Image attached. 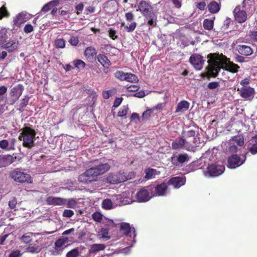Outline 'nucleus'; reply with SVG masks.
<instances>
[{
    "mask_svg": "<svg viewBox=\"0 0 257 257\" xmlns=\"http://www.w3.org/2000/svg\"><path fill=\"white\" fill-rule=\"evenodd\" d=\"M31 18V15L23 11L17 14L13 20L14 25L20 27L23 23L28 21Z\"/></svg>",
    "mask_w": 257,
    "mask_h": 257,
    "instance_id": "nucleus-18",
    "label": "nucleus"
},
{
    "mask_svg": "<svg viewBox=\"0 0 257 257\" xmlns=\"http://www.w3.org/2000/svg\"><path fill=\"white\" fill-rule=\"evenodd\" d=\"M134 15L132 12L126 13L125 14V19L129 22H132L134 19Z\"/></svg>",
    "mask_w": 257,
    "mask_h": 257,
    "instance_id": "nucleus-61",
    "label": "nucleus"
},
{
    "mask_svg": "<svg viewBox=\"0 0 257 257\" xmlns=\"http://www.w3.org/2000/svg\"><path fill=\"white\" fill-rule=\"evenodd\" d=\"M29 99L30 97L28 95H25L24 97L21 100L20 106L22 108L26 106L28 103Z\"/></svg>",
    "mask_w": 257,
    "mask_h": 257,
    "instance_id": "nucleus-56",
    "label": "nucleus"
},
{
    "mask_svg": "<svg viewBox=\"0 0 257 257\" xmlns=\"http://www.w3.org/2000/svg\"><path fill=\"white\" fill-rule=\"evenodd\" d=\"M11 177L16 181L24 183H32V178L29 174L22 172L18 169H15L11 173Z\"/></svg>",
    "mask_w": 257,
    "mask_h": 257,
    "instance_id": "nucleus-11",
    "label": "nucleus"
},
{
    "mask_svg": "<svg viewBox=\"0 0 257 257\" xmlns=\"http://www.w3.org/2000/svg\"><path fill=\"white\" fill-rule=\"evenodd\" d=\"M107 182L110 184H118L126 181L124 173L119 172L116 174H109L106 178Z\"/></svg>",
    "mask_w": 257,
    "mask_h": 257,
    "instance_id": "nucleus-19",
    "label": "nucleus"
},
{
    "mask_svg": "<svg viewBox=\"0 0 257 257\" xmlns=\"http://www.w3.org/2000/svg\"><path fill=\"white\" fill-rule=\"evenodd\" d=\"M208 9L211 14L217 13L220 9V4L215 1H212L208 4Z\"/></svg>",
    "mask_w": 257,
    "mask_h": 257,
    "instance_id": "nucleus-33",
    "label": "nucleus"
},
{
    "mask_svg": "<svg viewBox=\"0 0 257 257\" xmlns=\"http://www.w3.org/2000/svg\"><path fill=\"white\" fill-rule=\"evenodd\" d=\"M190 159V157L186 154H180L178 156L172 157V162L175 164L174 161L176 160L180 164H183L186 162H188Z\"/></svg>",
    "mask_w": 257,
    "mask_h": 257,
    "instance_id": "nucleus-31",
    "label": "nucleus"
},
{
    "mask_svg": "<svg viewBox=\"0 0 257 257\" xmlns=\"http://www.w3.org/2000/svg\"><path fill=\"white\" fill-rule=\"evenodd\" d=\"M137 24L135 22H131L130 24L125 26V29L128 32H133L136 28Z\"/></svg>",
    "mask_w": 257,
    "mask_h": 257,
    "instance_id": "nucleus-51",
    "label": "nucleus"
},
{
    "mask_svg": "<svg viewBox=\"0 0 257 257\" xmlns=\"http://www.w3.org/2000/svg\"><path fill=\"white\" fill-rule=\"evenodd\" d=\"M8 38L7 30L5 29H0V44L5 42Z\"/></svg>",
    "mask_w": 257,
    "mask_h": 257,
    "instance_id": "nucleus-48",
    "label": "nucleus"
},
{
    "mask_svg": "<svg viewBox=\"0 0 257 257\" xmlns=\"http://www.w3.org/2000/svg\"><path fill=\"white\" fill-rule=\"evenodd\" d=\"M189 103L186 100H182L179 102L176 107L175 113L184 112L189 107Z\"/></svg>",
    "mask_w": 257,
    "mask_h": 257,
    "instance_id": "nucleus-30",
    "label": "nucleus"
},
{
    "mask_svg": "<svg viewBox=\"0 0 257 257\" xmlns=\"http://www.w3.org/2000/svg\"><path fill=\"white\" fill-rule=\"evenodd\" d=\"M186 180L185 178L176 177L171 178L169 183L173 186L175 188H179L181 186L184 185L185 183Z\"/></svg>",
    "mask_w": 257,
    "mask_h": 257,
    "instance_id": "nucleus-24",
    "label": "nucleus"
},
{
    "mask_svg": "<svg viewBox=\"0 0 257 257\" xmlns=\"http://www.w3.org/2000/svg\"><path fill=\"white\" fill-rule=\"evenodd\" d=\"M69 42L72 46H76L79 42V40L77 37H72L69 40Z\"/></svg>",
    "mask_w": 257,
    "mask_h": 257,
    "instance_id": "nucleus-63",
    "label": "nucleus"
},
{
    "mask_svg": "<svg viewBox=\"0 0 257 257\" xmlns=\"http://www.w3.org/2000/svg\"><path fill=\"white\" fill-rule=\"evenodd\" d=\"M245 160V156L232 155L228 158L227 167L230 169H235L242 165Z\"/></svg>",
    "mask_w": 257,
    "mask_h": 257,
    "instance_id": "nucleus-13",
    "label": "nucleus"
},
{
    "mask_svg": "<svg viewBox=\"0 0 257 257\" xmlns=\"http://www.w3.org/2000/svg\"><path fill=\"white\" fill-rule=\"evenodd\" d=\"M108 36L112 40H115L117 39L118 36L117 35L116 31L112 28H110L108 31Z\"/></svg>",
    "mask_w": 257,
    "mask_h": 257,
    "instance_id": "nucleus-52",
    "label": "nucleus"
},
{
    "mask_svg": "<svg viewBox=\"0 0 257 257\" xmlns=\"http://www.w3.org/2000/svg\"><path fill=\"white\" fill-rule=\"evenodd\" d=\"M245 10H240V6H237L233 11L234 18L236 21L239 23L244 22L247 19L246 13Z\"/></svg>",
    "mask_w": 257,
    "mask_h": 257,
    "instance_id": "nucleus-23",
    "label": "nucleus"
},
{
    "mask_svg": "<svg viewBox=\"0 0 257 257\" xmlns=\"http://www.w3.org/2000/svg\"><path fill=\"white\" fill-rule=\"evenodd\" d=\"M78 254V250L77 249H73L67 253L66 257H77Z\"/></svg>",
    "mask_w": 257,
    "mask_h": 257,
    "instance_id": "nucleus-57",
    "label": "nucleus"
},
{
    "mask_svg": "<svg viewBox=\"0 0 257 257\" xmlns=\"http://www.w3.org/2000/svg\"><path fill=\"white\" fill-rule=\"evenodd\" d=\"M15 161V158L11 155H0V168L10 165Z\"/></svg>",
    "mask_w": 257,
    "mask_h": 257,
    "instance_id": "nucleus-26",
    "label": "nucleus"
},
{
    "mask_svg": "<svg viewBox=\"0 0 257 257\" xmlns=\"http://www.w3.org/2000/svg\"><path fill=\"white\" fill-rule=\"evenodd\" d=\"M108 230L106 228H102L99 232V235L100 238L109 239L110 237L108 236Z\"/></svg>",
    "mask_w": 257,
    "mask_h": 257,
    "instance_id": "nucleus-47",
    "label": "nucleus"
},
{
    "mask_svg": "<svg viewBox=\"0 0 257 257\" xmlns=\"http://www.w3.org/2000/svg\"><path fill=\"white\" fill-rule=\"evenodd\" d=\"M102 223L105 224L107 226L109 227L113 226L114 225V222L112 220L106 218L105 217H104Z\"/></svg>",
    "mask_w": 257,
    "mask_h": 257,
    "instance_id": "nucleus-62",
    "label": "nucleus"
},
{
    "mask_svg": "<svg viewBox=\"0 0 257 257\" xmlns=\"http://www.w3.org/2000/svg\"><path fill=\"white\" fill-rule=\"evenodd\" d=\"M43 237H39L36 240L35 243L30 244L26 248V251L31 253L39 252L42 248Z\"/></svg>",
    "mask_w": 257,
    "mask_h": 257,
    "instance_id": "nucleus-20",
    "label": "nucleus"
},
{
    "mask_svg": "<svg viewBox=\"0 0 257 257\" xmlns=\"http://www.w3.org/2000/svg\"><path fill=\"white\" fill-rule=\"evenodd\" d=\"M125 75V73L120 71H116L114 74V76L116 78L122 81L124 80Z\"/></svg>",
    "mask_w": 257,
    "mask_h": 257,
    "instance_id": "nucleus-54",
    "label": "nucleus"
},
{
    "mask_svg": "<svg viewBox=\"0 0 257 257\" xmlns=\"http://www.w3.org/2000/svg\"><path fill=\"white\" fill-rule=\"evenodd\" d=\"M74 214V212L72 210L65 209L63 211V216L65 217H71Z\"/></svg>",
    "mask_w": 257,
    "mask_h": 257,
    "instance_id": "nucleus-59",
    "label": "nucleus"
},
{
    "mask_svg": "<svg viewBox=\"0 0 257 257\" xmlns=\"http://www.w3.org/2000/svg\"><path fill=\"white\" fill-rule=\"evenodd\" d=\"M173 149H185L187 151H193V147L190 145V142L186 139L179 138L176 139L172 144Z\"/></svg>",
    "mask_w": 257,
    "mask_h": 257,
    "instance_id": "nucleus-14",
    "label": "nucleus"
},
{
    "mask_svg": "<svg viewBox=\"0 0 257 257\" xmlns=\"http://www.w3.org/2000/svg\"><path fill=\"white\" fill-rule=\"evenodd\" d=\"M250 0H244L242 2V9L247 10L249 9L251 5Z\"/></svg>",
    "mask_w": 257,
    "mask_h": 257,
    "instance_id": "nucleus-60",
    "label": "nucleus"
},
{
    "mask_svg": "<svg viewBox=\"0 0 257 257\" xmlns=\"http://www.w3.org/2000/svg\"><path fill=\"white\" fill-rule=\"evenodd\" d=\"M8 88L5 86H0V103H3L4 104H7L8 98L7 92Z\"/></svg>",
    "mask_w": 257,
    "mask_h": 257,
    "instance_id": "nucleus-32",
    "label": "nucleus"
},
{
    "mask_svg": "<svg viewBox=\"0 0 257 257\" xmlns=\"http://www.w3.org/2000/svg\"><path fill=\"white\" fill-rule=\"evenodd\" d=\"M61 0H53L46 5H45L42 9V11L46 13L50 10L53 7L57 6L60 4Z\"/></svg>",
    "mask_w": 257,
    "mask_h": 257,
    "instance_id": "nucleus-37",
    "label": "nucleus"
},
{
    "mask_svg": "<svg viewBox=\"0 0 257 257\" xmlns=\"http://www.w3.org/2000/svg\"><path fill=\"white\" fill-rule=\"evenodd\" d=\"M237 50L239 54L245 56H249L253 53V51L250 47L245 45L237 46Z\"/></svg>",
    "mask_w": 257,
    "mask_h": 257,
    "instance_id": "nucleus-25",
    "label": "nucleus"
},
{
    "mask_svg": "<svg viewBox=\"0 0 257 257\" xmlns=\"http://www.w3.org/2000/svg\"><path fill=\"white\" fill-rule=\"evenodd\" d=\"M9 147V143L7 140H3L0 141V148L2 149H7L8 150Z\"/></svg>",
    "mask_w": 257,
    "mask_h": 257,
    "instance_id": "nucleus-58",
    "label": "nucleus"
},
{
    "mask_svg": "<svg viewBox=\"0 0 257 257\" xmlns=\"http://www.w3.org/2000/svg\"><path fill=\"white\" fill-rule=\"evenodd\" d=\"M217 55V62H221L222 66L225 67L229 73H235L238 72L239 69V66L236 64L233 63L232 62L229 61L226 56L222 54H216Z\"/></svg>",
    "mask_w": 257,
    "mask_h": 257,
    "instance_id": "nucleus-7",
    "label": "nucleus"
},
{
    "mask_svg": "<svg viewBox=\"0 0 257 257\" xmlns=\"http://www.w3.org/2000/svg\"><path fill=\"white\" fill-rule=\"evenodd\" d=\"M237 90L239 91L240 96L246 100L251 101L254 96L255 90L250 86L241 87L238 88Z\"/></svg>",
    "mask_w": 257,
    "mask_h": 257,
    "instance_id": "nucleus-17",
    "label": "nucleus"
},
{
    "mask_svg": "<svg viewBox=\"0 0 257 257\" xmlns=\"http://www.w3.org/2000/svg\"><path fill=\"white\" fill-rule=\"evenodd\" d=\"M229 151L235 153L237 151V146H242L244 144V139L241 136H237L230 139L227 143Z\"/></svg>",
    "mask_w": 257,
    "mask_h": 257,
    "instance_id": "nucleus-15",
    "label": "nucleus"
},
{
    "mask_svg": "<svg viewBox=\"0 0 257 257\" xmlns=\"http://www.w3.org/2000/svg\"><path fill=\"white\" fill-rule=\"evenodd\" d=\"M105 247L104 244H93L90 246L89 252L90 253H95L99 251L104 250Z\"/></svg>",
    "mask_w": 257,
    "mask_h": 257,
    "instance_id": "nucleus-35",
    "label": "nucleus"
},
{
    "mask_svg": "<svg viewBox=\"0 0 257 257\" xmlns=\"http://www.w3.org/2000/svg\"><path fill=\"white\" fill-rule=\"evenodd\" d=\"M39 235L40 234L39 233L27 232L23 234L20 239L22 242L27 244L32 241L33 237L37 238Z\"/></svg>",
    "mask_w": 257,
    "mask_h": 257,
    "instance_id": "nucleus-27",
    "label": "nucleus"
},
{
    "mask_svg": "<svg viewBox=\"0 0 257 257\" xmlns=\"http://www.w3.org/2000/svg\"><path fill=\"white\" fill-rule=\"evenodd\" d=\"M120 230L125 235L131 238L136 236L135 228L131 227L130 225L127 223H121L120 224Z\"/></svg>",
    "mask_w": 257,
    "mask_h": 257,
    "instance_id": "nucleus-22",
    "label": "nucleus"
},
{
    "mask_svg": "<svg viewBox=\"0 0 257 257\" xmlns=\"http://www.w3.org/2000/svg\"><path fill=\"white\" fill-rule=\"evenodd\" d=\"M189 61L195 69L200 70L202 68L204 61L201 55L194 54L190 57Z\"/></svg>",
    "mask_w": 257,
    "mask_h": 257,
    "instance_id": "nucleus-21",
    "label": "nucleus"
},
{
    "mask_svg": "<svg viewBox=\"0 0 257 257\" xmlns=\"http://www.w3.org/2000/svg\"><path fill=\"white\" fill-rule=\"evenodd\" d=\"M137 11H140L145 17L150 26L154 27L156 25L157 16L149 2L141 1L137 6Z\"/></svg>",
    "mask_w": 257,
    "mask_h": 257,
    "instance_id": "nucleus-3",
    "label": "nucleus"
},
{
    "mask_svg": "<svg viewBox=\"0 0 257 257\" xmlns=\"http://www.w3.org/2000/svg\"><path fill=\"white\" fill-rule=\"evenodd\" d=\"M9 16V13L7 11L6 8L4 6L0 8V20L2 19L4 17H8Z\"/></svg>",
    "mask_w": 257,
    "mask_h": 257,
    "instance_id": "nucleus-50",
    "label": "nucleus"
},
{
    "mask_svg": "<svg viewBox=\"0 0 257 257\" xmlns=\"http://www.w3.org/2000/svg\"><path fill=\"white\" fill-rule=\"evenodd\" d=\"M215 17H214L212 19H206L204 20L203 27L207 30H211L213 28L214 20Z\"/></svg>",
    "mask_w": 257,
    "mask_h": 257,
    "instance_id": "nucleus-38",
    "label": "nucleus"
},
{
    "mask_svg": "<svg viewBox=\"0 0 257 257\" xmlns=\"http://www.w3.org/2000/svg\"><path fill=\"white\" fill-rule=\"evenodd\" d=\"M150 186L145 187L141 189L136 194L137 201L139 202H146L153 197L151 192Z\"/></svg>",
    "mask_w": 257,
    "mask_h": 257,
    "instance_id": "nucleus-12",
    "label": "nucleus"
},
{
    "mask_svg": "<svg viewBox=\"0 0 257 257\" xmlns=\"http://www.w3.org/2000/svg\"><path fill=\"white\" fill-rule=\"evenodd\" d=\"M131 120L138 123L142 121V119L140 117L139 114L137 113H133L131 116Z\"/></svg>",
    "mask_w": 257,
    "mask_h": 257,
    "instance_id": "nucleus-55",
    "label": "nucleus"
},
{
    "mask_svg": "<svg viewBox=\"0 0 257 257\" xmlns=\"http://www.w3.org/2000/svg\"><path fill=\"white\" fill-rule=\"evenodd\" d=\"M128 110V107L127 106H123L121 107L119 111L118 112V115L119 116H124L126 115Z\"/></svg>",
    "mask_w": 257,
    "mask_h": 257,
    "instance_id": "nucleus-53",
    "label": "nucleus"
},
{
    "mask_svg": "<svg viewBox=\"0 0 257 257\" xmlns=\"http://www.w3.org/2000/svg\"><path fill=\"white\" fill-rule=\"evenodd\" d=\"M184 137H186L187 140H192V139L195 137L196 134L194 131L189 130L184 133Z\"/></svg>",
    "mask_w": 257,
    "mask_h": 257,
    "instance_id": "nucleus-46",
    "label": "nucleus"
},
{
    "mask_svg": "<svg viewBox=\"0 0 257 257\" xmlns=\"http://www.w3.org/2000/svg\"><path fill=\"white\" fill-rule=\"evenodd\" d=\"M188 141L190 142V145L193 147V150L191 151L192 152H194L195 148L200 147L201 144L200 138L197 136L194 137L192 140H188Z\"/></svg>",
    "mask_w": 257,
    "mask_h": 257,
    "instance_id": "nucleus-41",
    "label": "nucleus"
},
{
    "mask_svg": "<svg viewBox=\"0 0 257 257\" xmlns=\"http://www.w3.org/2000/svg\"><path fill=\"white\" fill-rule=\"evenodd\" d=\"M252 146L249 148V152L252 155L257 153V136L252 138L250 141Z\"/></svg>",
    "mask_w": 257,
    "mask_h": 257,
    "instance_id": "nucleus-40",
    "label": "nucleus"
},
{
    "mask_svg": "<svg viewBox=\"0 0 257 257\" xmlns=\"http://www.w3.org/2000/svg\"><path fill=\"white\" fill-rule=\"evenodd\" d=\"M21 131L19 139L23 141V147L28 149L34 147L36 135L35 131L30 127L25 126Z\"/></svg>",
    "mask_w": 257,
    "mask_h": 257,
    "instance_id": "nucleus-4",
    "label": "nucleus"
},
{
    "mask_svg": "<svg viewBox=\"0 0 257 257\" xmlns=\"http://www.w3.org/2000/svg\"><path fill=\"white\" fill-rule=\"evenodd\" d=\"M22 253L20 250H12L11 253L9 254V257H21Z\"/></svg>",
    "mask_w": 257,
    "mask_h": 257,
    "instance_id": "nucleus-64",
    "label": "nucleus"
},
{
    "mask_svg": "<svg viewBox=\"0 0 257 257\" xmlns=\"http://www.w3.org/2000/svg\"><path fill=\"white\" fill-rule=\"evenodd\" d=\"M150 187L153 197L166 196L169 192L168 185L165 183H162L156 185H151Z\"/></svg>",
    "mask_w": 257,
    "mask_h": 257,
    "instance_id": "nucleus-10",
    "label": "nucleus"
},
{
    "mask_svg": "<svg viewBox=\"0 0 257 257\" xmlns=\"http://www.w3.org/2000/svg\"><path fill=\"white\" fill-rule=\"evenodd\" d=\"M146 175L145 178L149 180L153 178H154L156 176L160 174V172L159 171H157L156 169L148 168L145 171Z\"/></svg>",
    "mask_w": 257,
    "mask_h": 257,
    "instance_id": "nucleus-36",
    "label": "nucleus"
},
{
    "mask_svg": "<svg viewBox=\"0 0 257 257\" xmlns=\"http://www.w3.org/2000/svg\"><path fill=\"white\" fill-rule=\"evenodd\" d=\"M19 45V43L18 40H12L7 43L4 48L9 52H13L18 49Z\"/></svg>",
    "mask_w": 257,
    "mask_h": 257,
    "instance_id": "nucleus-29",
    "label": "nucleus"
},
{
    "mask_svg": "<svg viewBox=\"0 0 257 257\" xmlns=\"http://www.w3.org/2000/svg\"><path fill=\"white\" fill-rule=\"evenodd\" d=\"M73 64H74L75 67L79 69H82L84 68L85 66V63L82 60H75L73 61Z\"/></svg>",
    "mask_w": 257,
    "mask_h": 257,
    "instance_id": "nucleus-44",
    "label": "nucleus"
},
{
    "mask_svg": "<svg viewBox=\"0 0 257 257\" xmlns=\"http://www.w3.org/2000/svg\"><path fill=\"white\" fill-rule=\"evenodd\" d=\"M132 193L130 191L123 192L113 197V201L116 205H124L134 202L131 198Z\"/></svg>",
    "mask_w": 257,
    "mask_h": 257,
    "instance_id": "nucleus-9",
    "label": "nucleus"
},
{
    "mask_svg": "<svg viewBox=\"0 0 257 257\" xmlns=\"http://www.w3.org/2000/svg\"><path fill=\"white\" fill-rule=\"evenodd\" d=\"M55 45L56 48H64L65 46V42L63 39H57L55 41Z\"/></svg>",
    "mask_w": 257,
    "mask_h": 257,
    "instance_id": "nucleus-49",
    "label": "nucleus"
},
{
    "mask_svg": "<svg viewBox=\"0 0 257 257\" xmlns=\"http://www.w3.org/2000/svg\"><path fill=\"white\" fill-rule=\"evenodd\" d=\"M97 52L96 49L93 47H88L84 51V56L87 59L91 61L92 60L96 55Z\"/></svg>",
    "mask_w": 257,
    "mask_h": 257,
    "instance_id": "nucleus-28",
    "label": "nucleus"
},
{
    "mask_svg": "<svg viewBox=\"0 0 257 257\" xmlns=\"http://www.w3.org/2000/svg\"><path fill=\"white\" fill-rule=\"evenodd\" d=\"M24 90V87L22 84H18L12 88L9 92L7 104H14L22 94Z\"/></svg>",
    "mask_w": 257,
    "mask_h": 257,
    "instance_id": "nucleus-6",
    "label": "nucleus"
},
{
    "mask_svg": "<svg viewBox=\"0 0 257 257\" xmlns=\"http://www.w3.org/2000/svg\"><path fill=\"white\" fill-rule=\"evenodd\" d=\"M153 110L151 109H148L145 111H144L143 114L141 117L142 121H146L147 119H148L151 115V113H152Z\"/></svg>",
    "mask_w": 257,
    "mask_h": 257,
    "instance_id": "nucleus-45",
    "label": "nucleus"
},
{
    "mask_svg": "<svg viewBox=\"0 0 257 257\" xmlns=\"http://www.w3.org/2000/svg\"><path fill=\"white\" fill-rule=\"evenodd\" d=\"M98 61L104 67L108 68L110 65L111 62L108 59L107 57L103 54H98L97 57Z\"/></svg>",
    "mask_w": 257,
    "mask_h": 257,
    "instance_id": "nucleus-34",
    "label": "nucleus"
},
{
    "mask_svg": "<svg viewBox=\"0 0 257 257\" xmlns=\"http://www.w3.org/2000/svg\"><path fill=\"white\" fill-rule=\"evenodd\" d=\"M68 238L67 237H62L57 239L55 243V247L52 251L54 255L60 254L63 250L68 245Z\"/></svg>",
    "mask_w": 257,
    "mask_h": 257,
    "instance_id": "nucleus-16",
    "label": "nucleus"
},
{
    "mask_svg": "<svg viewBox=\"0 0 257 257\" xmlns=\"http://www.w3.org/2000/svg\"><path fill=\"white\" fill-rule=\"evenodd\" d=\"M225 167L222 165L211 164L209 165L204 175L207 177H217L222 174L224 171Z\"/></svg>",
    "mask_w": 257,
    "mask_h": 257,
    "instance_id": "nucleus-8",
    "label": "nucleus"
},
{
    "mask_svg": "<svg viewBox=\"0 0 257 257\" xmlns=\"http://www.w3.org/2000/svg\"><path fill=\"white\" fill-rule=\"evenodd\" d=\"M116 205L112 203V201L109 199H104L102 202V207L106 210H109L114 208Z\"/></svg>",
    "mask_w": 257,
    "mask_h": 257,
    "instance_id": "nucleus-39",
    "label": "nucleus"
},
{
    "mask_svg": "<svg viewBox=\"0 0 257 257\" xmlns=\"http://www.w3.org/2000/svg\"><path fill=\"white\" fill-rule=\"evenodd\" d=\"M124 80L130 82H135L138 81V79L135 75L132 73H125Z\"/></svg>",
    "mask_w": 257,
    "mask_h": 257,
    "instance_id": "nucleus-42",
    "label": "nucleus"
},
{
    "mask_svg": "<svg viewBox=\"0 0 257 257\" xmlns=\"http://www.w3.org/2000/svg\"><path fill=\"white\" fill-rule=\"evenodd\" d=\"M92 217L94 221L102 222L104 217L100 213L95 212L92 214Z\"/></svg>",
    "mask_w": 257,
    "mask_h": 257,
    "instance_id": "nucleus-43",
    "label": "nucleus"
},
{
    "mask_svg": "<svg viewBox=\"0 0 257 257\" xmlns=\"http://www.w3.org/2000/svg\"><path fill=\"white\" fill-rule=\"evenodd\" d=\"M211 57L209 59V73L212 77L218 76L223 81L230 79L231 74L225 67L222 66L221 62H217V55L211 54Z\"/></svg>",
    "mask_w": 257,
    "mask_h": 257,
    "instance_id": "nucleus-2",
    "label": "nucleus"
},
{
    "mask_svg": "<svg viewBox=\"0 0 257 257\" xmlns=\"http://www.w3.org/2000/svg\"><path fill=\"white\" fill-rule=\"evenodd\" d=\"M46 201L49 205H66L67 207L71 208H74L77 205V202L75 198L67 199L60 197H49L47 199Z\"/></svg>",
    "mask_w": 257,
    "mask_h": 257,
    "instance_id": "nucleus-5",
    "label": "nucleus"
},
{
    "mask_svg": "<svg viewBox=\"0 0 257 257\" xmlns=\"http://www.w3.org/2000/svg\"><path fill=\"white\" fill-rule=\"evenodd\" d=\"M92 166L87 170L83 174L78 177V180L82 183H88L93 181H96L97 177L110 169V166L107 163H101L98 160L92 162Z\"/></svg>",
    "mask_w": 257,
    "mask_h": 257,
    "instance_id": "nucleus-1",
    "label": "nucleus"
}]
</instances>
